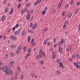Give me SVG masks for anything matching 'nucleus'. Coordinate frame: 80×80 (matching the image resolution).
Listing matches in <instances>:
<instances>
[{
    "mask_svg": "<svg viewBox=\"0 0 80 80\" xmlns=\"http://www.w3.org/2000/svg\"><path fill=\"white\" fill-rule=\"evenodd\" d=\"M13 73V72L12 71H10L6 73V75H12Z\"/></svg>",
    "mask_w": 80,
    "mask_h": 80,
    "instance_id": "nucleus-1",
    "label": "nucleus"
},
{
    "mask_svg": "<svg viewBox=\"0 0 80 80\" xmlns=\"http://www.w3.org/2000/svg\"><path fill=\"white\" fill-rule=\"evenodd\" d=\"M0 70H2L3 72H5V73H6V69L5 67H0Z\"/></svg>",
    "mask_w": 80,
    "mask_h": 80,
    "instance_id": "nucleus-2",
    "label": "nucleus"
},
{
    "mask_svg": "<svg viewBox=\"0 0 80 80\" xmlns=\"http://www.w3.org/2000/svg\"><path fill=\"white\" fill-rule=\"evenodd\" d=\"M10 70H11V68H8L7 69H6V73H7L9 72V71H10Z\"/></svg>",
    "mask_w": 80,
    "mask_h": 80,
    "instance_id": "nucleus-3",
    "label": "nucleus"
},
{
    "mask_svg": "<svg viewBox=\"0 0 80 80\" xmlns=\"http://www.w3.org/2000/svg\"><path fill=\"white\" fill-rule=\"evenodd\" d=\"M30 14H28V15L26 16V19L27 20H29L30 19Z\"/></svg>",
    "mask_w": 80,
    "mask_h": 80,
    "instance_id": "nucleus-4",
    "label": "nucleus"
},
{
    "mask_svg": "<svg viewBox=\"0 0 80 80\" xmlns=\"http://www.w3.org/2000/svg\"><path fill=\"white\" fill-rule=\"evenodd\" d=\"M59 51L60 53H62V48L61 47H60L59 48Z\"/></svg>",
    "mask_w": 80,
    "mask_h": 80,
    "instance_id": "nucleus-5",
    "label": "nucleus"
},
{
    "mask_svg": "<svg viewBox=\"0 0 80 80\" xmlns=\"http://www.w3.org/2000/svg\"><path fill=\"white\" fill-rule=\"evenodd\" d=\"M37 25H34L32 28V30H35V29L37 28Z\"/></svg>",
    "mask_w": 80,
    "mask_h": 80,
    "instance_id": "nucleus-6",
    "label": "nucleus"
},
{
    "mask_svg": "<svg viewBox=\"0 0 80 80\" xmlns=\"http://www.w3.org/2000/svg\"><path fill=\"white\" fill-rule=\"evenodd\" d=\"M78 12V9H75V11H74V14H77V12Z\"/></svg>",
    "mask_w": 80,
    "mask_h": 80,
    "instance_id": "nucleus-7",
    "label": "nucleus"
},
{
    "mask_svg": "<svg viewBox=\"0 0 80 80\" xmlns=\"http://www.w3.org/2000/svg\"><path fill=\"white\" fill-rule=\"evenodd\" d=\"M11 12L9 13V15H11L13 13V9L12 8L11 10Z\"/></svg>",
    "mask_w": 80,
    "mask_h": 80,
    "instance_id": "nucleus-8",
    "label": "nucleus"
},
{
    "mask_svg": "<svg viewBox=\"0 0 80 80\" xmlns=\"http://www.w3.org/2000/svg\"><path fill=\"white\" fill-rule=\"evenodd\" d=\"M72 14H71V13H69L68 15V18H71V17H72Z\"/></svg>",
    "mask_w": 80,
    "mask_h": 80,
    "instance_id": "nucleus-9",
    "label": "nucleus"
},
{
    "mask_svg": "<svg viewBox=\"0 0 80 80\" xmlns=\"http://www.w3.org/2000/svg\"><path fill=\"white\" fill-rule=\"evenodd\" d=\"M9 8H6L5 9V13H7L8 12V10Z\"/></svg>",
    "mask_w": 80,
    "mask_h": 80,
    "instance_id": "nucleus-10",
    "label": "nucleus"
},
{
    "mask_svg": "<svg viewBox=\"0 0 80 80\" xmlns=\"http://www.w3.org/2000/svg\"><path fill=\"white\" fill-rule=\"evenodd\" d=\"M5 15L3 16L2 18V21H4V20H5Z\"/></svg>",
    "mask_w": 80,
    "mask_h": 80,
    "instance_id": "nucleus-11",
    "label": "nucleus"
},
{
    "mask_svg": "<svg viewBox=\"0 0 80 80\" xmlns=\"http://www.w3.org/2000/svg\"><path fill=\"white\" fill-rule=\"evenodd\" d=\"M52 55L54 56H57V54H56V52H52Z\"/></svg>",
    "mask_w": 80,
    "mask_h": 80,
    "instance_id": "nucleus-12",
    "label": "nucleus"
},
{
    "mask_svg": "<svg viewBox=\"0 0 80 80\" xmlns=\"http://www.w3.org/2000/svg\"><path fill=\"white\" fill-rule=\"evenodd\" d=\"M60 66L62 67V68H64V66H63V64H62V63H61L60 65Z\"/></svg>",
    "mask_w": 80,
    "mask_h": 80,
    "instance_id": "nucleus-13",
    "label": "nucleus"
},
{
    "mask_svg": "<svg viewBox=\"0 0 80 80\" xmlns=\"http://www.w3.org/2000/svg\"><path fill=\"white\" fill-rule=\"evenodd\" d=\"M22 48V47L20 46H19V47H18V49L17 50H18L19 51H20V50L21 49V48Z\"/></svg>",
    "mask_w": 80,
    "mask_h": 80,
    "instance_id": "nucleus-14",
    "label": "nucleus"
},
{
    "mask_svg": "<svg viewBox=\"0 0 80 80\" xmlns=\"http://www.w3.org/2000/svg\"><path fill=\"white\" fill-rule=\"evenodd\" d=\"M61 6V4L60 3L58 4V6L57 7L58 8H60V6Z\"/></svg>",
    "mask_w": 80,
    "mask_h": 80,
    "instance_id": "nucleus-15",
    "label": "nucleus"
},
{
    "mask_svg": "<svg viewBox=\"0 0 80 80\" xmlns=\"http://www.w3.org/2000/svg\"><path fill=\"white\" fill-rule=\"evenodd\" d=\"M74 2V1L73 0H72L70 2V5H72V4H73V2Z\"/></svg>",
    "mask_w": 80,
    "mask_h": 80,
    "instance_id": "nucleus-16",
    "label": "nucleus"
},
{
    "mask_svg": "<svg viewBox=\"0 0 80 80\" xmlns=\"http://www.w3.org/2000/svg\"><path fill=\"white\" fill-rule=\"evenodd\" d=\"M46 12L45 11H43L42 12V15H45Z\"/></svg>",
    "mask_w": 80,
    "mask_h": 80,
    "instance_id": "nucleus-17",
    "label": "nucleus"
},
{
    "mask_svg": "<svg viewBox=\"0 0 80 80\" xmlns=\"http://www.w3.org/2000/svg\"><path fill=\"white\" fill-rule=\"evenodd\" d=\"M10 63L11 64V65H14V64L15 63V62L13 61H10Z\"/></svg>",
    "mask_w": 80,
    "mask_h": 80,
    "instance_id": "nucleus-18",
    "label": "nucleus"
},
{
    "mask_svg": "<svg viewBox=\"0 0 80 80\" xmlns=\"http://www.w3.org/2000/svg\"><path fill=\"white\" fill-rule=\"evenodd\" d=\"M23 50L24 51H25H25H26V50H27V47H23Z\"/></svg>",
    "mask_w": 80,
    "mask_h": 80,
    "instance_id": "nucleus-19",
    "label": "nucleus"
},
{
    "mask_svg": "<svg viewBox=\"0 0 80 80\" xmlns=\"http://www.w3.org/2000/svg\"><path fill=\"white\" fill-rule=\"evenodd\" d=\"M28 52L29 53H30L31 52V49L30 48H28Z\"/></svg>",
    "mask_w": 80,
    "mask_h": 80,
    "instance_id": "nucleus-20",
    "label": "nucleus"
},
{
    "mask_svg": "<svg viewBox=\"0 0 80 80\" xmlns=\"http://www.w3.org/2000/svg\"><path fill=\"white\" fill-rule=\"evenodd\" d=\"M57 61L58 63H59V64L62 63L60 62V60L58 59L57 60Z\"/></svg>",
    "mask_w": 80,
    "mask_h": 80,
    "instance_id": "nucleus-21",
    "label": "nucleus"
},
{
    "mask_svg": "<svg viewBox=\"0 0 80 80\" xmlns=\"http://www.w3.org/2000/svg\"><path fill=\"white\" fill-rule=\"evenodd\" d=\"M18 27H19V25H18V23H17L16 24V25L14 26V27L15 28H17Z\"/></svg>",
    "mask_w": 80,
    "mask_h": 80,
    "instance_id": "nucleus-22",
    "label": "nucleus"
},
{
    "mask_svg": "<svg viewBox=\"0 0 80 80\" xmlns=\"http://www.w3.org/2000/svg\"><path fill=\"white\" fill-rule=\"evenodd\" d=\"M43 51L42 49H41L39 51V54H42V53H43Z\"/></svg>",
    "mask_w": 80,
    "mask_h": 80,
    "instance_id": "nucleus-23",
    "label": "nucleus"
},
{
    "mask_svg": "<svg viewBox=\"0 0 80 80\" xmlns=\"http://www.w3.org/2000/svg\"><path fill=\"white\" fill-rule=\"evenodd\" d=\"M47 30H48V28L47 27L45 28V29L43 30V31H44V32H46Z\"/></svg>",
    "mask_w": 80,
    "mask_h": 80,
    "instance_id": "nucleus-24",
    "label": "nucleus"
},
{
    "mask_svg": "<svg viewBox=\"0 0 80 80\" xmlns=\"http://www.w3.org/2000/svg\"><path fill=\"white\" fill-rule=\"evenodd\" d=\"M30 6V3H28L27 5H26V7H29Z\"/></svg>",
    "mask_w": 80,
    "mask_h": 80,
    "instance_id": "nucleus-25",
    "label": "nucleus"
},
{
    "mask_svg": "<svg viewBox=\"0 0 80 80\" xmlns=\"http://www.w3.org/2000/svg\"><path fill=\"white\" fill-rule=\"evenodd\" d=\"M27 11H28V8H26L25 9L24 12L25 13H26L27 12Z\"/></svg>",
    "mask_w": 80,
    "mask_h": 80,
    "instance_id": "nucleus-26",
    "label": "nucleus"
},
{
    "mask_svg": "<svg viewBox=\"0 0 80 80\" xmlns=\"http://www.w3.org/2000/svg\"><path fill=\"white\" fill-rule=\"evenodd\" d=\"M13 55H14V54H13V53L12 52L10 54L11 57H13Z\"/></svg>",
    "mask_w": 80,
    "mask_h": 80,
    "instance_id": "nucleus-27",
    "label": "nucleus"
},
{
    "mask_svg": "<svg viewBox=\"0 0 80 80\" xmlns=\"http://www.w3.org/2000/svg\"><path fill=\"white\" fill-rule=\"evenodd\" d=\"M20 7H21V4H19L18 5V8H20Z\"/></svg>",
    "mask_w": 80,
    "mask_h": 80,
    "instance_id": "nucleus-28",
    "label": "nucleus"
},
{
    "mask_svg": "<svg viewBox=\"0 0 80 80\" xmlns=\"http://www.w3.org/2000/svg\"><path fill=\"white\" fill-rule=\"evenodd\" d=\"M18 35H20V29H19L18 30Z\"/></svg>",
    "mask_w": 80,
    "mask_h": 80,
    "instance_id": "nucleus-29",
    "label": "nucleus"
},
{
    "mask_svg": "<svg viewBox=\"0 0 80 80\" xmlns=\"http://www.w3.org/2000/svg\"><path fill=\"white\" fill-rule=\"evenodd\" d=\"M68 60L69 62H72V58H69L68 59Z\"/></svg>",
    "mask_w": 80,
    "mask_h": 80,
    "instance_id": "nucleus-30",
    "label": "nucleus"
},
{
    "mask_svg": "<svg viewBox=\"0 0 80 80\" xmlns=\"http://www.w3.org/2000/svg\"><path fill=\"white\" fill-rule=\"evenodd\" d=\"M8 65L9 66V67H12V64H11V62L9 63Z\"/></svg>",
    "mask_w": 80,
    "mask_h": 80,
    "instance_id": "nucleus-31",
    "label": "nucleus"
},
{
    "mask_svg": "<svg viewBox=\"0 0 80 80\" xmlns=\"http://www.w3.org/2000/svg\"><path fill=\"white\" fill-rule=\"evenodd\" d=\"M38 3V2H37V1H36V2H35V3H34V5H37V4Z\"/></svg>",
    "mask_w": 80,
    "mask_h": 80,
    "instance_id": "nucleus-32",
    "label": "nucleus"
},
{
    "mask_svg": "<svg viewBox=\"0 0 80 80\" xmlns=\"http://www.w3.org/2000/svg\"><path fill=\"white\" fill-rule=\"evenodd\" d=\"M32 25H33V23L31 22L30 24V28H32Z\"/></svg>",
    "mask_w": 80,
    "mask_h": 80,
    "instance_id": "nucleus-33",
    "label": "nucleus"
},
{
    "mask_svg": "<svg viewBox=\"0 0 80 80\" xmlns=\"http://www.w3.org/2000/svg\"><path fill=\"white\" fill-rule=\"evenodd\" d=\"M23 75L22 74L21 75V80H22V79H23Z\"/></svg>",
    "mask_w": 80,
    "mask_h": 80,
    "instance_id": "nucleus-34",
    "label": "nucleus"
},
{
    "mask_svg": "<svg viewBox=\"0 0 80 80\" xmlns=\"http://www.w3.org/2000/svg\"><path fill=\"white\" fill-rule=\"evenodd\" d=\"M22 35H24V34H25V32L24 31H22Z\"/></svg>",
    "mask_w": 80,
    "mask_h": 80,
    "instance_id": "nucleus-35",
    "label": "nucleus"
},
{
    "mask_svg": "<svg viewBox=\"0 0 80 80\" xmlns=\"http://www.w3.org/2000/svg\"><path fill=\"white\" fill-rule=\"evenodd\" d=\"M47 41H48V40H45L44 41V44H47Z\"/></svg>",
    "mask_w": 80,
    "mask_h": 80,
    "instance_id": "nucleus-36",
    "label": "nucleus"
},
{
    "mask_svg": "<svg viewBox=\"0 0 80 80\" xmlns=\"http://www.w3.org/2000/svg\"><path fill=\"white\" fill-rule=\"evenodd\" d=\"M16 52V53L17 54H19V53H20V51H18V50H17Z\"/></svg>",
    "mask_w": 80,
    "mask_h": 80,
    "instance_id": "nucleus-37",
    "label": "nucleus"
},
{
    "mask_svg": "<svg viewBox=\"0 0 80 80\" xmlns=\"http://www.w3.org/2000/svg\"><path fill=\"white\" fill-rule=\"evenodd\" d=\"M63 28L64 29H65V28H66V25L65 24L63 26Z\"/></svg>",
    "mask_w": 80,
    "mask_h": 80,
    "instance_id": "nucleus-38",
    "label": "nucleus"
},
{
    "mask_svg": "<svg viewBox=\"0 0 80 80\" xmlns=\"http://www.w3.org/2000/svg\"><path fill=\"white\" fill-rule=\"evenodd\" d=\"M74 65L75 66V67H78V66L77 65V63L74 62Z\"/></svg>",
    "mask_w": 80,
    "mask_h": 80,
    "instance_id": "nucleus-39",
    "label": "nucleus"
},
{
    "mask_svg": "<svg viewBox=\"0 0 80 80\" xmlns=\"http://www.w3.org/2000/svg\"><path fill=\"white\" fill-rule=\"evenodd\" d=\"M15 27H14L12 28V30H13V31H15Z\"/></svg>",
    "mask_w": 80,
    "mask_h": 80,
    "instance_id": "nucleus-40",
    "label": "nucleus"
},
{
    "mask_svg": "<svg viewBox=\"0 0 80 80\" xmlns=\"http://www.w3.org/2000/svg\"><path fill=\"white\" fill-rule=\"evenodd\" d=\"M56 57V56H55L53 55L52 57V58L53 59H55V58H54V57Z\"/></svg>",
    "mask_w": 80,
    "mask_h": 80,
    "instance_id": "nucleus-41",
    "label": "nucleus"
},
{
    "mask_svg": "<svg viewBox=\"0 0 80 80\" xmlns=\"http://www.w3.org/2000/svg\"><path fill=\"white\" fill-rule=\"evenodd\" d=\"M33 45H35V42H34L33 43H32L31 46H33Z\"/></svg>",
    "mask_w": 80,
    "mask_h": 80,
    "instance_id": "nucleus-42",
    "label": "nucleus"
},
{
    "mask_svg": "<svg viewBox=\"0 0 80 80\" xmlns=\"http://www.w3.org/2000/svg\"><path fill=\"white\" fill-rule=\"evenodd\" d=\"M10 38H11V39H13V38H14V36H12L10 37Z\"/></svg>",
    "mask_w": 80,
    "mask_h": 80,
    "instance_id": "nucleus-43",
    "label": "nucleus"
},
{
    "mask_svg": "<svg viewBox=\"0 0 80 80\" xmlns=\"http://www.w3.org/2000/svg\"><path fill=\"white\" fill-rule=\"evenodd\" d=\"M67 8H68V4H66L65 6V8L66 9Z\"/></svg>",
    "mask_w": 80,
    "mask_h": 80,
    "instance_id": "nucleus-44",
    "label": "nucleus"
},
{
    "mask_svg": "<svg viewBox=\"0 0 80 80\" xmlns=\"http://www.w3.org/2000/svg\"><path fill=\"white\" fill-rule=\"evenodd\" d=\"M46 10H47V7H45L44 8V11H45V12Z\"/></svg>",
    "mask_w": 80,
    "mask_h": 80,
    "instance_id": "nucleus-45",
    "label": "nucleus"
},
{
    "mask_svg": "<svg viewBox=\"0 0 80 80\" xmlns=\"http://www.w3.org/2000/svg\"><path fill=\"white\" fill-rule=\"evenodd\" d=\"M50 42H48V44H47V46H48L49 47L50 46Z\"/></svg>",
    "mask_w": 80,
    "mask_h": 80,
    "instance_id": "nucleus-46",
    "label": "nucleus"
},
{
    "mask_svg": "<svg viewBox=\"0 0 80 80\" xmlns=\"http://www.w3.org/2000/svg\"><path fill=\"white\" fill-rule=\"evenodd\" d=\"M57 47V44H55L54 45V47Z\"/></svg>",
    "mask_w": 80,
    "mask_h": 80,
    "instance_id": "nucleus-47",
    "label": "nucleus"
},
{
    "mask_svg": "<svg viewBox=\"0 0 80 80\" xmlns=\"http://www.w3.org/2000/svg\"><path fill=\"white\" fill-rule=\"evenodd\" d=\"M76 4H77V6H79V5H80V2H77Z\"/></svg>",
    "mask_w": 80,
    "mask_h": 80,
    "instance_id": "nucleus-48",
    "label": "nucleus"
},
{
    "mask_svg": "<svg viewBox=\"0 0 80 80\" xmlns=\"http://www.w3.org/2000/svg\"><path fill=\"white\" fill-rule=\"evenodd\" d=\"M28 40H30V37L28 36Z\"/></svg>",
    "mask_w": 80,
    "mask_h": 80,
    "instance_id": "nucleus-49",
    "label": "nucleus"
},
{
    "mask_svg": "<svg viewBox=\"0 0 80 80\" xmlns=\"http://www.w3.org/2000/svg\"><path fill=\"white\" fill-rule=\"evenodd\" d=\"M13 40H17V38L16 37H15L13 38Z\"/></svg>",
    "mask_w": 80,
    "mask_h": 80,
    "instance_id": "nucleus-50",
    "label": "nucleus"
},
{
    "mask_svg": "<svg viewBox=\"0 0 80 80\" xmlns=\"http://www.w3.org/2000/svg\"><path fill=\"white\" fill-rule=\"evenodd\" d=\"M33 11H34V10H32V9L31 10V14H32V13H33Z\"/></svg>",
    "mask_w": 80,
    "mask_h": 80,
    "instance_id": "nucleus-51",
    "label": "nucleus"
},
{
    "mask_svg": "<svg viewBox=\"0 0 80 80\" xmlns=\"http://www.w3.org/2000/svg\"><path fill=\"white\" fill-rule=\"evenodd\" d=\"M24 12V11H23V10H22L21 11V14H23Z\"/></svg>",
    "mask_w": 80,
    "mask_h": 80,
    "instance_id": "nucleus-52",
    "label": "nucleus"
},
{
    "mask_svg": "<svg viewBox=\"0 0 80 80\" xmlns=\"http://www.w3.org/2000/svg\"><path fill=\"white\" fill-rule=\"evenodd\" d=\"M17 32H18V31H15V32L14 33V34H15V35H17Z\"/></svg>",
    "mask_w": 80,
    "mask_h": 80,
    "instance_id": "nucleus-53",
    "label": "nucleus"
},
{
    "mask_svg": "<svg viewBox=\"0 0 80 80\" xmlns=\"http://www.w3.org/2000/svg\"><path fill=\"white\" fill-rule=\"evenodd\" d=\"M12 48H14V46L13 45H12L11 46Z\"/></svg>",
    "mask_w": 80,
    "mask_h": 80,
    "instance_id": "nucleus-54",
    "label": "nucleus"
},
{
    "mask_svg": "<svg viewBox=\"0 0 80 80\" xmlns=\"http://www.w3.org/2000/svg\"><path fill=\"white\" fill-rule=\"evenodd\" d=\"M58 45L60 46V45H62V44L61 43V42L60 43V42H59L58 43Z\"/></svg>",
    "mask_w": 80,
    "mask_h": 80,
    "instance_id": "nucleus-55",
    "label": "nucleus"
},
{
    "mask_svg": "<svg viewBox=\"0 0 80 80\" xmlns=\"http://www.w3.org/2000/svg\"><path fill=\"white\" fill-rule=\"evenodd\" d=\"M76 57L77 58H79V55L77 54L76 56Z\"/></svg>",
    "mask_w": 80,
    "mask_h": 80,
    "instance_id": "nucleus-56",
    "label": "nucleus"
},
{
    "mask_svg": "<svg viewBox=\"0 0 80 80\" xmlns=\"http://www.w3.org/2000/svg\"><path fill=\"white\" fill-rule=\"evenodd\" d=\"M17 70L18 71H20V68H19V67L18 68Z\"/></svg>",
    "mask_w": 80,
    "mask_h": 80,
    "instance_id": "nucleus-57",
    "label": "nucleus"
},
{
    "mask_svg": "<svg viewBox=\"0 0 80 80\" xmlns=\"http://www.w3.org/2000/svg\"><path fill=\"white\" fill-rule=\"evenodd\" d=\"M42 55L43 57H45V53L44 52H43Z\"/></svg>",
    "mask_w": 80,
    "mask_h": 80,
    "instance_id": "nucleus-58",
    "label": "nucleus"
},
{
    "mask_svg": "<svg viewBox=\"0 0 80 80\" xmlns=\"http://www.w3.org/2000/svg\"><path fill=\"white\" fill-rule=\"evenodd\" d=\"M63 42H64V40H62V41L61 42V44H63Z\"/></svg>",
    "mask_w": 80,
    "mask_h": 80,
    "instance_id": "nucleus-59",
    "label": "nucleus"
},
{
    "mask_svg": "<svg viewBox=\"0 0 80 80\" xmlns=\"http://www.w3.org/2000/svg\"><path fill=\"white\" fill-rule=\"evenodd\" d=\"M39 57L40 58H41L42 57V55L41 54H39Z\"/></svg>",
    "mask_w": 80,
    "mask_h": 80,
    "instance_id": "nucleus-60",
    "label": "nucleus"
},
{
    "mask_svg": "<svg viewBox=\"0 0 80 80\" xmlns=\"http://www.w3.org/2000/svg\"><path fill=\"white\" fill-rule=\"evenodd\" d=\"M72 57L73 59H75V56L73 55H72Z\"/></svg>",
    "mask_w": 80,
    "mask_h": 80,
    "instance_id": "nucleus-61",
    "label": "nucleus"
},
{
    "mask_svg": "<svg viewBox=\"0 0 80 80\" xmlns=\"http://www.w3.org/2000/svg\"><path fill=\"white\" fill-rule=\"evenodd\" d=\"M5 69H7V68H8V66L7 65H6L5 66Z\"/></svg>",
    "mask_w": 80,
    "mask_h": 80,
    "instance_id": "nucleus-62",
    "label": "nucleus"
},
{
    "mask_svg": "<svg viewBox=\"0 0 80 80\" xmlns=\"http://www.w3.org/2000/svg\"><path fill=\"white\" fill-rule=\"evenodd\" d=\"M66 50L68 52H69V48H68Z\"/></svg>",
    "mask_w": 80,
    "mask_h": 80,
    "instance_id": "nucleus-63",
    "label": "nucleus"
},
{
    "mask_svg": "<svg viewBox=\"0 0 80 80\" xmlns=\"http://www.w3.org/2000/svg\"><path fill=\"white\" fill-rule=\"evenodd\" d=\"M78 66H80V62H78Z\"/></svg>",
    "mask_w": 80,
    "mask_h": 80,
    "instance_id": "nucleus-64",
    "label": "nucleus"
}]
</instances>
